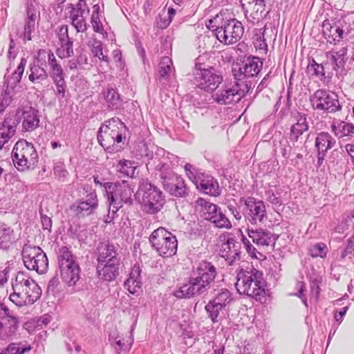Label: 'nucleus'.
I'll return each mask as SVG.
<instances>
[{
	"label": "nucleus",
	"instance_id": "f257e3e1",
	"mask_svg": "<svg viewBox=\"0 0 354 354\" xmlns=\"http://www.w3.org/2000/svg\"><path fill=\"white\" fill-rule=\"evenodd\" d=\"M217 276V269L209 261L203 260L193 268L189 282L177 290L174 295L179 299L191 298L205 294Z\"/></svg>",
	"mask_w": 354,
	"mask_h": 354
},
{
	"label": "nucleus",
	"instance_id": "f03ea898",
	"mask_svg": "<svg viewBox=\"0 0 354 354\" xmlns=\"http://www.w3.org/2000/svg\"><path fill=\"white\" fill-rule=\"evenodd\" d=\"M235 286L239 294L257 301H262L266 298V281L263 273L253 266L241 269L237 273Z\"/></svg>",
	"mask_w": 354,
	"mask_h": 354
},
{
	"label": "nucleus",
	"instance_id": "7ed1b4c3",
	"mask_svg": "<svg viewBox=\"0 0 354 354\" xmlns=\"http://www.w3.org/2000/svg\"><path fill=\"white\" fill-rule=\"evenodd\" d=\"M13 292L10 299L17 306L31 305L39 299L41 290L38 284L26 272H19L12 280Z\"/></svg>",
	"mask_w": 354,
	"mask_h": 354
},
{
	"label": "nucleus",
	"instance_id": "20e7f679",
	"mask_svg": "<svg viewBox=\"0 0 354 354\" xmlns=\"http://www.w3.org/2000/svg\"><path fill=\"white\" fill-rule=\"evenodd\" d=\"M104 191L109 204V212L106 222H110L114 218L117 212L122 207L123 204L133 203V188L126 180L116 183H107L104 185Z\"/></svg>",
	"mask_w": 354,
	"mask_h": 354
},
{
	"label": "nucleus",
	"instance_id": "39448f33",
	"mask_svg": "<svg viewBox=\"0 0 354 354\" xmlns=\"http://www.w3.org/2000/svg\"><path fill=\"white\" fill-rule=\"evenodd\" d=\"M135 197L143 210L150 214L160 211L165 203L162 192L148 179L140 180Z\"/></svg>",
	"mask_w": 354,
	"mask_h": 354
},
{
	"label": "nucleus",
	"instance_id": "423d86ee",
	"mask_svg": "<svg viewBox=\"0 0 354 354\" xmlns=\"http://www.w3.org/2000/svg\"><path fill=\"white\" fill-rule=\"evenodd\" d=\"M57 263L60 277L68 286H73L80 279V268L77 258L66 246L57 251Z\"/></svg>",
	"mask_w": 354,
	"mask_h": 354
},
{
	"label": "nucleus",
	"instance_id": "0eeeda50",
	"mask_svg": "<svg viewBox=\"0 0 354 354\" xmlns=\"http://www.w3.org/2000/svg\"><path fill=\"white\" fill-rule=\"evenodd\" d=\"M12 157L15 167L21 171L34 169L38 162V154L34 145L25 140L16 142Z\"/></svg>",
	"mask_w": 354,
	"mask_h": 354
},
{
	"label": "nucleus",
	"instance_id": "6e6552de",
	"mask_svg": "<svg viewBox=\"0 0 354 354\" xmlns=\"http://www.w3.org/2000/svg\"><path fill=\"white\" fill-rule=\"evenodd\" d=\"M152 248L162 257H171L176 253L178 241L175 235L164 227L155 230L149 237Z\"/></svg>",
	"mask_w": 354,
	"mask_h": 354
},
{
	"label": "nucleus",
	"instance_id": "1a4fd4ad",
	"mask_svg": "<svg viewBox=\"0 0 354 354\" xmlns=\"http://www.w3.org/2000/svg\"><path fill=\"white\" fill-rule=\"evenodd\" d=\"M310 102L314 110L326 114L335 113L342 109L337 94L326 89L317 90L310 95Z\"/></svg>",
	"mask_w": 354,
	"mask_h": 354
},
{
	"label": "nucleus",
	"instance_id": "9d476101",
	"mask_svg": "<svg viewBox=\"0 0 354 354\" xmlns=\"http://www.w3.org/2000/svg\"><path fill=\"white\" fill-rule=\"evenodd\" d=\"M22 260L26 268L38 274H44L48 268V259L43 250L35 245L25 244L21 251Z\"/></svg>",
	"mask_w": 354,
	"mask_h": 354
},
{
	"label": "nucleus",
	"instance_id": "9b49d317",
	"mask_svg": "<svg viewBox=\"0 0 354 354\" xmlns=\"http://www.w3.org/2000/svg\"><path fill=\"white\" fill-rule=\"evenodd\" d=\"M244 33V28L236 19L223 20L220 26L212 32L213 36L225 45H231L239 41Z\"/></svg>",
	"mask_w": 354,
	"mask_h": 354
},
{
	"label": "nucleus",
	"instance_id": "f8f14e48",
	"mask_svg": "<svg viewBox=\"0 0 354 354\" xmlns=\"http://www.w3.org/2000/svg\"><path fill=\"white\" fill-rule=\"evenodd\" d=\"M249 92L247 84L236 80L232 86H225L215 91L212 95L213 100L219 104H229L238 102Z\"/></svg>",
	"mask_w": 354,
	"mask_h": 354
},
{
	"label": "nucleus",
	"instance_id": "ddd939ff",
	"mask_svg": "<svg viewBox=\"0 0 354 354\" xmlns=\"http://www.w3.org/2000/svg\"><path fill=\"white\" fill-rule=\"evenodd\" d=\"M263 61L258 57H245L242 66L239 68V70L233 71L234 79L238 82L247 84L250 90L253 85L252 81L250 79L257 76L263 68Z\"/></svg>",
	"mask_w": 354,
	"mask_h": 354
},
{
	"label": "nucleus",
	"instance_id": "4468645a",
	"mask_svg": "<svg viewBox=\"0 0 354 354\" xmlns=\"http://www.w3.org/2000/svg\"><path fill=\"white\" fill-rule=\"evenodd\" d=\"M26 64V59L21 58L20 64L10 77H6L3 86V91L0 97V113L3 112L6 106L12 102V93L16 86L20 82L21 76Z\"/></svg>",
	"mask_w": 354,
	"mask_h": 354
},
{
	"label": "nucleus",
	"instance_id": "2eb2a0df",
	"mask_svg": "<svg viewBox=\"0 0 354 354\" xmlns=\"http://www.w3.org/2000/svg\"><path fill=\"white\" fill-rule=\"evenodd\" d=\"M194 83L199 88L212 92L216 91L223 81L221 74L212 66L205 70L194 72Z\"/></svg>",
	"mask_w": 354,
	"mask_h": 354
},
{
	"label": "nucleus",
	"instance_id": "dca6fc26",
	"mask_svg": "<svg viewBox=\"0 0 354 354\" xmlns=\"http://www.w3.org/2000/svg\"><path fill=\"white\" fill-rule=\"evenodd\" d=\"M325 56L324 64L327 66L328 69L331 67L338 79H343L347 73L345 68V65L348 59L347 48L342 47L338 50H331L326 52Z\"/></svg>",
	"mask_w": 354,
	"mask_h": 354
},
{
	"label": "nucleus",
	"instance_id": "f3484780",
	"mask_svg": "<svg viewBox=\"0 0 354 354\" xmlns=\"http://www.w3.org/2000/svg\"><path fill=\"white\" fill-rule=\"evenodd\" d=\"M240 202L246 206L245 217L252 225L261 223L267 218V211L263 201L249 196L241 198Z\"/></svg>",
	"mask_w": 354,
	"mask_h": 354
},
{
	"label": "nucleus",
	"instance_id": "a211bd4d",
	"mask_svg": "<svg viewBox=\"0 0 354 354\" xmlns=\"http://www.w3.org/2000/svg\"><path fill=\"white\" fill-rule=\"evenodd\" d=\"M97 207L98 199L97 193L95 190L91 189L85 198L73 203L71 206V209L77 217L84 218L94 214Z\"/></svg>",
	"mask_w": 354,
	"mask_h": 354
},
{
	"label": "nucleus",
	"instance_id": "6ab92c4d",
	"mask_svg": "<svg viewBox=\"0 0 354 354\" xmlns=\"http://www.w3.org/2000/svg\"><path fill=\"white\" fill-rule=\"evenodd\" d=\"M68 19L77 32H83L87 29L86 18L89 8L86 0H79L75 5H71Z\"/></svg>",
	"mask_w": 354,
	"mask_h": 354
},
{
	"label": "nucleus",
	"instance_id": "aec40b11",
	"mask_svg": "<svg viewBox=\"0 0 354 354\" xmlns=\"http://www.w3.org/2000/svg\"><path fill=\"white\" fill-rule=\"evenodd\" d=\"M113 123L119 124L120 127H124L123 122L118 118H112L105 122L101 126L97 133V141L99 144L108 152L114 153L120 150L121 147L115 145V141L113 137L109 133V129Z\"/></svg>",
	"mask_w": 354,
	"mask_h": 354
},
{
	"label": "nucleus",
	"instance_id": "412c9836",
	"mask_svg": "<svg viewBox=\"0 0 354 354\" xmlns=\"http://www.w3.org/2000/svg\"><path fill=\"white\" fill-rule=\"evenodd\" d=\"M266 0H241L245 18L252 25L259 23L266 17Z\"/></svg>",
	"mask_w": 354,
	"mask_h": 354
},
{
	"label": "nucleus",
	"instance_id": "4be33fe9",
	"mask_svg": "<svg viewBox=\"0 0 354 354\" xmlns=\"http://www.w3.org/2000/svg\"><path fill=\"white\" fill-rule=\"evenodd\" d=\"M13 120H18V123L21 121L22 131L24 132L34 131L40 122L38 111L32 107L18 109Z\"/></svg>",
	"mask_w": 354,
	"mask_h": 354
},
{
	"label": "nucleus",
	"instance_id": "5701e85b",
	"mask_svg": "<svg viewBox=\"0 0 354 354\" xmlns=\"http://www.w3.org/2000/svg\"><path fill=\"white\" fill-rule=\"evenodd\" d=\"M224 241L221 245L220 254L228 265L233 266L241 260V244L232 235H228Z\"/></svg>",
	"mask_w": 354,
	"mask_h": 354
},
{
	"label": "nucleus",
	"instance_id": "b1692460",
	"mask_svg": "<svg viewBox=\"0 0 354 354\" xmlns=\"http://www.w3.org/2000/svg\"><path fill=\"white\" fill-rule=\"evenodd\" d=\"M97 265H120L118 247L113 243H102L97 248Z\"/></svg>",
	"mask_w": 354,
	"mask_h": 354
},
{
	"label": "nucleus",
	"instance_id": "393cba45",
	"mask_svg": "<svg viewBox=\"0 0 354 354\" xmlns=\"http://www.w3.org/2000/svg\"><path fill=\"white\" fill-rule=\"evenodd\" d=\"M194 185L198 189L206 194L212 196H218L221 194V190L217 180L208 174L203 172L199 174Z\"/></svg>",
	"mask_w": 354,
	"mask_h": 354
},
{
	"label": "nucleus",
	"instance_id": "a878e982",
	"mask_svg": "<svg viewBox=\"0 0 354 354\" xmlns=\"http://www.w3.org/2000/svg\"><path fill=\"white\" fill-rule=\"evenodd\" d=\"M19 324L17 317H0V339L6 342L12 339L17 335Z\"/></svg>",
	"mask_w": 354,
	"mask_h": 354
},
{
	"label": "nucleus",
	"instance_id": "bb28decb",
	"mask_svg": "<svg viewBox=\"0 0 354 354\" xmlns=\"http://www.w3.org/2000/svg\"><path fill=\"white\" fill-rule=\"evenodd\" d=\"M100 99L108 111L118 110L122 104V100L118 90L112 87L104 88L100 94Z\"/></svg>",
	"mask_w": 354,
	"mask_h": 354
},
{
	"label": "nucleus",
	"instance_id": "cd10ccee",
	"mask_svg": "<svg viewBox=\"0 0 354 354\" xmlns=\"http://www.w3.org/2000/svg\"><path fill=\"white\" fill-rule=\"evenodd\" d=\"M156 176L160 179L163 188L167 191L172 184L180 177L176 175L166 163H160L156 166Z\"/></svg>",
	"mask_w": 354,
	"mask_h": 354
},
{
	"label": "nucleus",
	"instance_id": "c85d7f7f",
	"mask_svg": "<svg viewBox=\"0 0 354 354\" xmlns=\"http://www.w3.org/2000/svg\"><path fill=\"white\" fill-rule=\"evenodd\" d=\"M156 176L160 179L163 188L167 191L172 184L180 177L176 175L166 163H160L156 166Z\"/></svg>",
	"mask_w": 354,
	"mask_h": 354
},
{
	"label": "nucleus",
	"instance_id": "c756f323",
	"mask_svg": "<svg viewBox=\"0 0 354 354\" xmlns=\"http://www.w3.org/2000/svg\"><path fill=\"white\" fill-rule=\"evenodd\" d=\"M39 17V12L32 3H29L26 8V19L23 32V39L30 41L32 39V32L35 30L36 20Z\"/></svg>",
	"mask_w": 354,
	"mask_h": 354
},
{
	"label": "nucleus",
	"instance_id": "7c9ffc66",
	"mask_svg": "<svg viewBox=\"0 0 354 354\" xmlns=\"http://www.w3.org/2000/svg\"><path fill=\"white\" fill-rule=\"evenodd\" d=\"M248 235L258 247L268 246L271 244H274L275 241L273 234L262 228L256 230L248 228Z\"/></svg>",
	"mask_w": 354,
	"mask_h": 354
},
{
	"label": "nucleus",
	"instance_id": "2f4dec72",
	"mask_svg": "<svg viewBox=\"0 0 354 354\" xmlns=\"http://www.w3.org/2000/svg\"><path fill=\"white\" fill-rule=\"evenodd\" d=\"M322 34L328 43L336 45L343 38L344 32L342 28L336 25H332L329 20L322 23Z\"/></svg>",
	"mask_w": 354,
	"mask_h": 354
},
{
	"label": "nucleus",
	"instance_id": "473e14b6",
	"mask_svg": "<svg viewBox=\"0 0 354 354\" xmlns=\"http://www.w3.org/2000/svg\"><path fill=\"white\" fill-rule=\"evenodd\" d=\"M18 120L7 117L0 123V149L15 135Z\"/></svg>",
	"mask_w": 354,
	"mask_h": 354
},
{
	"label": "nucleus",
	"instance_id": "72a5a7b5",
	"mask_svg": "<svg viewBox=\"0 0 354 354\" xmlns=\"http://www.w3.org/2000/svg\"><path fill=\"white\" fill-rule=\"evenodd\" d=\"M141 268L135 264L131 269L129 278L124 282V287L131 294L138 293L142 288Z\"/></svg>",
	"mask_w": 354,
	"mask_h": 354
},
{
	"label": "nucleus",
	"instance_id": "f704fd0d",
	"mask_svg": "<svg viewBox=\"0 0 354 354\" xmlns=\"http://www.w3.org/2000/svg\"><path fill=\"white\" fill-rule=\"evenodd\" d=\"M120 265H97L96 271L100 279L105 281H112L119 275Z\"/></svg>",
	"mask_w": 354,
	"mask_h": 354
},
{
	"label": "nucleus",
	"instance_id": "c9c22d12",
	"mask_svg": "<svg viewBox=\"0 0 354 354\" xmlns=\"http://www.w3.org/2000/svg\"><path fill=\"white\" fill-rule=\"evenodd\" d=\"M196 207L198 210L202 213V216L206 221H209L211 218L210 216H212V215H214L221 209L218 205L212 203L203 198H198L196 200Z\"/></svg>",
	"mask_w": 354,
	"mask_h": 354
},
{
	"label": "nucleus",
	"instance_id": "e433bc0d",
	"mask_svg": "<svg viewBox=\"0 0 354 354\" xmlns=\"http://www.w3.org/2000/svg\"><path fill=\"white\" fill-rule=\"evenodd\" d=\"M336 143L335 140L327 132H321L315 139V147L317 151L326 152Z\"/></svg>",
	"mask_w": 354,
	"mask_h": 354
},
{
	"label": "nucleus",
	"instance_id": "4c0bfd02",
	"mask_svg": "<svg viewBox=\"0 0 354 354\" xmlns=\"http://www.w3.org/2000/svg\"><path fill=\"white\" fill-rule=\"evenodd\" d=\"M331 131L338 138L349 136L354 133V125L352 123L337 121L331 125Z\"/></svg>",
	"mask_w": 354,
	"mask_h": 354
},
{
	"label": "nucleus",
	"instance_id": "58836bf2",
	"mask_svg": "<svg viewBox=\"0 0 354 354\" xmlns=\"http://www.w3.org/2000/svg\"><path fill=\"white\" fill-rule=\"evenodd\" d=\"M13 230L5 223L0 225V250H7L12 244L13 238Z\"/></svg>",
	"mask_w": 354,
	"mask_h": 354
},
{
	"label": "nucleus",
	"instance_id": "ea45409f",
	"mask_svg": "<svg viewBox=\"0 0 354 354\" xmlns=\"http://www.w3.org/2000/svg\"><path fill=\"white\" fill-rule=\"evenodd\" d=\"M328 69L327 66L324 64V62L322 64L317 63L314 59L308 65V70L311 75L319 77V80L324 84H328L330 81L329 77L326 76V70Z\"/></svg>",
	"mask_w": 354,
	"mask_h": 354
},
{
	"label": "nucleus",
	"instance_id": "a19ab883",
	"mask_svg": "<svg viewBox=\"0 0 354 354\" xmlns=\"http://www.w3.org/2000/svg\"><path fill=\"white\" fill-rule=\"evenodd\" d=\"M173 70L174 66L171 59L167 56L163 57L159 63V80H167Z\"/></svg>",
	"mask_w": 354,
	"mask_h": 354
},
{
	"label": "nucleus",
	"instance_id": "79ce46f5",
	"mask_svg": "<svg viewBox=\"0 0 354 354\" xmlns=\"http://www.w3.org/2000/svg\"><path fill=\"white\" fill-rule=\"evenodd\" d=\"M167 192L176 197H184L188 194V189L180 176L172 184Z\"/></svg>",
	"mask_w": 354,
	"mask_h": 354
},
{
	"label": "nucleus",
	"instance_id": "37998d69",
	"mask_svg": "<svg viewBox=\"0 0 354 354\" xmlns=\"http://www.w3.org/2000/svg\"><path fill=\"white\" fill-rule=\"evenodd\" d=\"M30 71V73L28 76V79L35 84L41 83V82L48 78L46 71L38 65L34 64L31 66Z\"/></svg>",
	"mask_w": 354,
	"mask_h": 354
},
{
	"label": "nucleus",
	"instance_id": "c03bdc74",
	"mask_svg": "<svg viewBox=\"0 0 354 354\" xmlns=\"http://www.w3.org/2000/svg\"><path fill=\"white\" fill-rule=\"evenodd\" d=\"M209 221L212 223L215 227L218 228L230 229L232 224L228 218L223 214L221 209L210 216Z\"/></svg>",
	"mask_w": 354,
	"mask_h": 354
},
{
	"label": "nucleus",
	"instance_id": "a18cd8bd",
	"mask_svg": "<svg viewBox=\"0 0 354 354\" xmlns=\"http://www.w3.org/2000/svg\"><path fill=\"white\" fill-rule=\"evenodd\" d=\"M205 309L213 323H218L220 321V315L225 310L222 305H216L210 301L205 306Z\"/></svg>",
	"mask_w": 354,
	"mask_h": 354
},
{
	"label": "nucleus",
	"instance_id": "49530a36",
	"mask_svg": "<svg viewBox=\"0 0 354 354\" xmlns=\"http://www.w3.org/2000/svg\"><path fill=\"white\" fill-rule=\"evenodd\" d=\"M136 169V163L129 160H120L117 165V170L125 176L133 177Z\"/></svg>",
	"mask_w": 354,
	"mask_h": 354
},
{
	"label": "nucleus",
	"instance_id": "de8ad7c7",
	"mask_svg": "<svg viewBox=\"0 0 354 354\" xmlns=\"http://www.w3.org/2000/svg\"><path fill=\"white\" fill-rule=\"evenodd\" d=\"M232 297L231 292L227 289H222L221 291L209 301L216 305H222L225 307L232 301Z\"/></svg>",
	"mask_w": 354,
	"mask_h": 354
},
{
	"label": "nucleus",
	"instance_id": "09e8293b",
	"mask_svg": "<svg viewBox=\"0 0 354 354\" xmlns=\"http://www.w3.org/2000/svg\"><path fill=\"white\" fill-rule=\"evenodd\" d=\"M54 84H55V94L58 99H63L66 97V83L64 80V74L52 77Z\"/></svg>",
	"mask_w": 354,
	"mask_h": 354
},
{
	"label": "nucleus",
	"instance_id": "8fccbe9b",
	"mask_svg": "<svg viewBox=\"0 0 354 354\" xmlns=\"http://www.w3.org/2000/svg\"><path fill=\"white\" fill-rule=\"evenodd\" d=\"M48 63L50 66V75L51 77L64 74L61 65L57 63L55 56L50 50L48 53Z\"/></svg>",
	"mask_w": 354,
	"mask_h": 354
},
{
	"label": "nucleus",
	"instance_id": "3c124183",
	"mask_svg": "<svg viewBox=\"0 0 354 354\" xmlns=\"http://www.w3.org/2000/svg\"><path fill=\"white\" fill-rule=\"evenodd\" d=\"M73 40L68 39L60 41V46L57 50V54L61 59L71 57L73 55Z\"/></svg>",
	"mask_w": 354,
	"mask_h": 354
},
{
	"label": "nucleus",
	"instance_id": "603ef678",
	"mask_svg": "<svg viewBox=\"0 0 354 354\" xmlns=\"http://www.w3.org/2000/svg\"><path fill=\"white\" fill-rule=\"evenodd\" d=\"M296 120V122L292 124L290 130L301 129V131H308L309 125L306 114L297 113Z\"/></svg>",
	"mask_w": 354,
	"mask_h": 354
},
{
	"label": "nucleus",
	"instance_id": "864d4df0",
	"mask_svg": "<svg viewBox=\"0 0 354 354\" xmlns=\"http://www.w3.org/2000/svg\"><path fill=\"white\" fill-rule=\"evenodd\" d=\"M327 252V247L324 243H316L309 249V253L313 257L324 258L326 257Z\"/></svg>",
	"mask_w": 354,
	"mask_h": 354
},
{
	"label": "nucleus",
	"instance_id": "5fc2aeb1",
	"mask_svg": "<svg viewBox=\"0 0 354 354\" xmlns=\"http://www.w3.org/2000/svg\"><path fill=\"white\" fill-rule=\"evenodd\" d=\"M109 339L112 340V344H115L116 345L115 348L118 352H128L131 349L133 343L131 339H129L126 342H122L121 339L114 337L113 335H110Z\"/></svg>",
	"mask_w": 354,
	"mask_h": 354
},
{
	"label": "nucleus",
	"instance_id": "6e6d98bb",
	"mask_svg": "<svg viewBox=\"0 0 354 354\" xmlns=\"http://www.w3.org/2000/svg\"><path fill=\"white\" fill-rule=\"evenodd\" d=\"M54 174L62 182H64L68 175L65 165L62 162H56L54 165Z\"/></svg>",
	"mask_w": 354,
	"mask_h": 354
},
{
	"label": "nucleus",
	"instance_id": "4d7b16f0",
	"mask_svg": "<svg viewBox=\"0 0 354 354\" xmlns=\"http://www.w3.org/2000/svg\"><path fill=\"white\" fill-rule=\"evenodd\" d=\"M253 39L256 48L259 49H266L267 48V44L264 38V32L262 28L255 29Z\"/></svg>",
	"mask_w": 354,
	"mask_h": 354
},
{
	"label": "nucleus",
	"instance_id": "13d9d810",
	"mask_svg": "<svg viewBox=\"0 0 354 354\" xmlns=\"http://www.w3.org/2000/svg\"><path fill=\"white\" fill-rule=\"evenodd\" d=\"M91 51L94 56L98 57L100 60L107 63L109 62L108 56L103 54V48L101 41L95 40L92 44Z\"/></svg>",
	"mask_w": 354,
	"mask_h": 354
},
{
	"label": "nucleus",
	"instance_id": "bf43d9fd",
	"mask_svg": "<svg viewBox=\"0 0 354 354\" xmlns=\"http://www.w3.org/2000/svg\"><path fill=\"white\" fill-rule=\"evenodd\" d=\"M7 348L10 354H24L26 352L30 351L32 348L29 344L11 343Z\"/></svg>",
	"mask_w": 354,
	"mask_h": 354
},
{
	"label": "nucleus",
	"instance_id": "052dcab7",
	"mask_svg": "<svg viewBox=\"0 0 354 354\" xmlns=\"http://www.w3.org/2000/svg\"><path fill=\"white\" fill-rule=\"evenodd\" d=\"M306 131H301V129L290 130L289 134V140L292 145V147L298 148L299 144L302 143V135Z\"/></svg>",
	"mask_w": 354,
	"mask_h": 354
},
{
	"label": "nucleus",
	"instance_id": "680f3d73",
	"mask_svg": "<svg viewBox=\"0 0 354 354\" xmlns=\"http://www.w3.org/2000/svg\"><path fill=\"white\" fill-rule=\"evenodd\" d=\"M242 242L247 252L252 258L260 259L261 257H263V255L257 251V250L250 242V241L247 239L243 235H242Z\"/></svg>",
	"mask_w": 354,
	"mask_h": 354
},
{
	"label": "nucleus",
	"instance_id": "e2e57ef3",
	"mask_svg": "<svg viewBox=\"0 0 354 354\" xmlns=\"http://www.w3.org/2000/svg\"><path fill=\"white\" fill-rule=\"evenodd\" d=\"M185 170L186 171L187 176L193 182L194 184L196 182V180H197V178L198 177L199 174L202 173V172H199L197 170H196L194 167L189 163H187L185 165Z\"/></svg>",
	"mask_w": 354,
	"mask_h": 354
},
{
	"label": "nucleus",
	"instance_id": "0e129e2a",
	"mask_svg": "<svg viewBox=\"0 0 354 354\" xmlns=\"http://www.w3.org/2000/svg\"><path fill=\"white\" fill-rule=\"evenodd\" d=\"M93 30L96 32L102 33L104 31L102 24L100 19V15H91V20Z\"/></svg>",
	"mask_w": 354,
	"mask_h": 354
},
{
	"label": "nucleus",
	"instance_id": "69168bd1",
	"mask_svg": "<svg viewBox=\"0 0 354 354\" xmlns=\"http://www.w3.org/2000/svg\"><path fill=\"white\" fill-rule=\"evenodd\" d=\"M57 36L59 42L71 39L68 36V29L67 25H62L58 28Z\"/></svg>",
	"mask_w": 354,
	"mask_h": 354
},
{
	"label": "nucleus",
	"instance_id": "338daca9",
	"mask_svg": "<svg viewBox=\"0 0 354 354\" xmlns=\"http://www.w3.org/2000/svg\"><path fill=\"white\" fill-rule=\"evenodd\" d=\"M354 251V236H352L348 240L346 247L342 251L341 259H344L348 254H351Z\"/></svg>",
	"mask_w": 354,
	"mask_h": 354
},
{
	"label": "nucleus",
	"instance_id": "774afa93",
	"mask_svg": "<svg viewBox=\"0 0 354 354\" xmlns=\"http://www.w3.org/2000/svg\"><path fill=\"white\" fill-rule=\"evenodd\" d=\"M266 195L267 200L273 205L279 207L282 205V200L272 191H268Z\"/></svg>",
	"mask_w": 354,
	"mask_h": 354
}]
</instances>
